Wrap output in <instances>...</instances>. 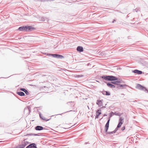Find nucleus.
Wrapping results in <instances>:
<instances>
[{
  "mask_svg": "<svg viewBox=\"0 0 148 148\" xmlns=\"http://www.w3.org/2000/svg\"><path fill=\"white\" fill-rule=\"evenodd\" d=\"M99 77L100 78L108 81H116L118 80L117 77L113 75H103L100 76Z\"/></svg>",
  "mask_w": 148,
  "mask_h": 148,
  "instance_id": "obj_1",
  "label": "nucleus"
},
{
  "mask_svg": "<svg viewBox=\"0 0 148 148\" xmlns=\"http://www.w3.org/2000/svg\"><path fill=\"white\" fill-rule=\"evenodd\" d=\"M36 28H18L16 31L23 32H31L36 30Z\"/></svg>",
  "mask_w": 148,
  "mask_h": 148,
  "instance_id": "obj_2",
  "label": "nucleus"
},
{
  "mask_svg": "<svg viewBox=\"0 0 148 148\" xmlns=\"http://www.w3.org/2000/svg\"><path fill=\"white\" fill-rule=\"evenodd\" d=\"M26 140V139H24L22 141V144L18 146L19 148H24L27 145L29 144V142L28 141H25Z\"/></svg>",
  "mask_w": 148,
  "mask_h": 148,
  "instance_id": "obj_3",
  "label": "nucleus"
},
{
  "mask_svg": "<svg viewBox=\"0 0 148 148\" xmlns=\"http://www.w3.org/2000/svg\"><path fill=\"white\" fill-rule=\"evenodd\" d=\"M110 118H108V120L105 125V129L104 131L105 132H107L109 127V124L110 120Z\"/></svg>",
  "mask_w": 148,
  "mask_h": 148,
  "instance_id": "obj_4",
  "label": "nucleus"
},
{
  "mask_svg": "<svg viewBox=\"0 0 148 148\" xmlns=\"http://www.w3.org/2000/svg\"><path fill=\"white\" fill-rule=\"evenodd\" d=\"M124 119L122 117H120L119 120L118 124L117 125L118 128H120L123 123V120Z\"/></svg>",
  "mask_w": 148,
  "mask_h": 148,
  "instance_id": "obj_5",
  "label": "nucleus"
},
{
  "mask_svg": "<svg viewBox=\"0 0 148 148\" xmlns=\"http://www.w3.org/2000/svg\"><path fill=\"white\" fill-rule=\"evenodd\" d=\"M46 129L45 127L40 125H37L35 127V130L37 131H40Z\"/></svg>",
  "mask_w": 148,
  "mask_h": 148,
  "instance_id": "obj_6",
  "label": "nucleus"
},
{
  "mask_svg": "<svg viewBox=\"0 0 148 148\" xmlns=\"http://www.w3.org/2000/svg\"><path fill=\"white\" fill-rule=\"evenodd\" d=\"M129 87V86L126 84H120L119 86H117V88L119 89H126L127 87Z\"/></svg>",
  "mask_w": 148,
  "mask_h": 148,
  "instance_id": "obj_7",
  "label": "nucleus"
},
{
  "mask_svg": "<svg viewBox=\"0 0 148 148\" xmlns=\"http://www.w3.org/2000/svg\"><path fill=\"white\" fill-rule=\"evenodd\" d=\"M145 87L141 85L138 84H137V85L136 86V88L139 89V90H142L144 91L145 88Z\"/></svg>",
  "mask_w": 148,
  "mask_h": 148,
  "instance_id": "obj_8",
  "label": "nucleus"
},
{
  "mask_svg": "<svg viewBox=\"0 0 148 148\" xmlns=\"http://www.w3.org/2000/svg\"><path fill=\"white\" fill-rule=\"evenodd\" d=\"M101 114V108L98 109L96 112V116L95 117V119L98 118L99 116Z\"/></svg>",
  "mask_w": 148,
  "mask_h": 148,
  "instance_id": "obj_9",
  "label": "nucleus"
},
{
  "mask_svg": "<svg viewBox=\"0 0 148 148\" xmlns=\"http://www.w3.org/2000/svg\"><path fill=\"white\" fill-rule=\"evenodd\" d=\"M53 57L58 59H62L64 58L63 56L58 54H53Z\"/></svg>",
  "mask_w": 148,
  "mask_h": 148,
  "instance_id": "obj_10",
  "label": "nucleus"
},
{
  "mask_svg": "<svg viewBox=\"0 0 148 148\" xmlns=\"http://www.w3.org/2000/svg\"><path fill=\"white\" fill-rule=\"evenodd\" d=\"M24 113H27V114L28 115L31 112V108L30 107L25 108L24 110Z\"/></svg>",
  "mask_w": 148,
  "mask_h": 148,
  "instance_id": "obj_11",
  "label": "nucleus"
},
{
  "mask_svg": "<svg viewBox=\"0 0 148 148\" xmlns=\"http://www.w3.org/2000/svg\"><path fill=\"white\" fill-rule=\"evenodd\" d=\"M132 72L138 75L141 74L143 73V72L142 71L139 70L138 69H135L134 70H132Z\"/></svg>",
  "mask_w": 148,
  "mask_h": 148,
  "instance_id": "obj_12",
  "label": "nucleus"
},
{
  "mask_svg": "<svg viewBox=\"0 0 148 148\" xmlns=\"http://www.w3.org/2000/svg\"><path fill=\"white\" fill-rule=\"evenodd\" d=\"M102 94L106 96H110V95L111 94L110 92L108 91L103 90L101 92Z\"/></svg>",
  "mask_w": 148,
  "mask_h": 148,
  "instance_id": "obj_13",
  "label": "nucleus"
},
{
  "mask_svg": "<svg viewBox=\"0 0 148 148\" xmlns=\"http://www.w3.org/2000/svg\"><path fill=\"white\" fill-rule=\"evenodd\" d=\"M103 101L102 99L101 100H97V101L96 104L98 105L100 107L103 106Z\"/></svg>",
  "mask_w": 148,
  "mask_h": 148,
  "instance_id": "obj_14",
  "label": "nucleus"
},
{
  "mask_svg": "<svg viewBox=\"0 0 148 148\" xmlns=\"http://www.w3.org/2000/svg\"><path fill=\"white\" fill-rule=\"evenodd\" d=\"M111 83L113 84H115L116 86H119V83L121 82V81L120 80H118L116 81H113L111 82Z\"/></svg>",
  "mask_w": 148,
  "mask_h": 148,
  "instance_id": "obj_15",
  "label": "nucleus"
},
{
  "mask_svg": "<svg viewBox=\"0 0 148 148\" xmlns=\"http://www.w3.org/2000/svg\"><path fill=\"white\" fill-rule=\"evenodd\" d=\"M39 116L41 119L46 121H48L51 119V118H50L49 119H46L45 117L42 116V115L40 113H39Z\"/></svg>",
  "mask_w": 148,
  "mask_h": 148,
  "instance_id": "obj_16",
  "label": "nucleus"
},
{
  "mask_svg": "<svg viewBox=\"0 0 148 148\" xmlns=\"http://www.w3.org/2000/svg\"><path fill=\"white\" fill-rule=\"evenodd\" d=\"M77 50L79 52H82L84 51L83 48L82 46H78L77 48Z\"/></svg>",
  "mask_w": 148,
  "mask_h": 148,
  "instance_id": "obj_17",
  "label": "nucleus"
},
{
  "mask_svg": "<svg viewBox=\"0 0 148 148\" xmlns=\"http://www.w3.org/2000/svg\"><path fill=\"white\" fill-rule=\"evenodd\" d=\"M20 90L25 92V94L27 95H28L29 94V93L27 90L25 88H20Z\"/></svg>",
  "mask_w": 148,
  "mask_h": 148,
  "instance_id": "obj_18",
  "label": "nucleus"
},
{
  "mask_svg": "<svg viewBox=\"0 0 148 148\" xmlns=\"http://www.w3.org/2000/svg\"><path fill=\"white\" fill-rule=\"evenodd\" d=\"M105 83H107V86L109 87L110 88H112V86H113V84L111 83V82H105L103 81Z\"/></svg>",
  "mask_w": 148,
  "mask_h": 148,
  "instance_id": "obj_19",
  "label": "nucleus"
},
{
  "mask_svg": "<svg viewBox=\"0 0 148 148\" xmlns=\"http://www.w3.org/2000/svg\"><path fill=\"white\" fill-rule=\"evenodd\" d=\"M16 93L20 96H25V94L24 93L21 91H17Z\"/></svg>",
  "mask_w": 148,
  "mask_h": 148,
  "instance_id": "obj_20",
  "label": "nucleus"
},
{
  "mask_svg": "<svg viewBox=\"0 0 148 148\" xmlns=\"http://www.w3.org/2000/svg\"><path fill=\"white\" fill-rule=\"evenodd\" d=\"M33 134V133H30L29 134H28L26 135H25V136H32V135H34V136H38L39 135L38 134Z\"/></svg>",
  "mask_w": 148,
  "mask_h": 148,
  "instance_id": "obj_21",
  "label": "nucleus"
},
{
  "mask_svg": "<svg viewBox=\"0 0 148 148\" xmlns=\"http://www.w3.org/2000/svg\"><path fill=\"white\" fill-rule=\"evenodd\" d=\"M34 143H32L28 145L25 148H32Z\"/></svg>",
  "mask_w": 148,
  "mask_h": 148,
  "instance_id": "obj_22",
  "label": "nucleus"
},
{
  "mask_svg": "<svg viewBox=\"0 0 148 148\" xmlns=\"http://www.w3.org/2000/svg\"><path fill=\"white\" fill-rule=\"evenodd\" d=\"M112 88L115 90H117L118 89V88H117V86H116L114 85H113V86H112Z\"/></svg>",
  "mask_w": 148,
  "mask_h": 148,
  "instance_id": "obj_23",
  "label": "nucleus"
},
{
  "mask_svg": "<svg viewBox=\"0 0 148 148\" xmlns=\"http://www.w3.org/2000/svg\"><path fill=\"white\" fill-rule=\"evenodd\" d=\"M45 54L47 56H51L53 57V54H51L50 53H45Z\"/></svg>",
  "mask_w": 148,
  "mask_h": 148,
  "instance_id": "obj_24",
  "label": "nucleus"
},
{
  "mask_svg": "<svg viewBox=\"0 0 148 148\" xmlns=\"http://www.w3.org/2000/svg\"><path fill=\"white\" fill-rule=\"evenodd\" d=\"M114 112L111 111L109 113V118H110L113 115H114Z\"/></svg>",
  "mask_w": 148,
  "mask_h": 148,
  "instance_id": "obj_25",
  "label": "nucleus"
},
{
  "mask_svg": "<svg viewBox=\"0 0 148 148\" xmlns=\"http://www.w3.org/2000/svg\"><path fill=\"white\" fill-rule=\"evenodd\" d=\"M84 77V75H77L75 76V77L77 78L82 77Z\"/></svg>",
  "mask_w": 148,
  "mask_h": 148,
  "instance_id": "obj_26",
  "label": "nucleus"
},
{
  "mask_svg": "<svg viewBox=\"0 0 148 148\" xmlns=\"http://www.w3.org/2000/svg\"><path fill=\"white\" fill-rule=\"evenodd\" d=\"M114 115H115L116 116H120L121 115L119 113H116V112H114Z\"/></svg>",
  "mask_w": 148,
  "mask_h": 148,
  "instance_id": "obj_27",
  "label": "nucleus"
},
{
  "mask_svg": "<svg viewBox=\"0 0 148 148\" xmlns=\"http://www.w3.org/2000/svg\"><path fill=\"white\" fill-rule=\"evenodd\" d=\"M19 28H32V27L30 26H23V27H20Z\"/></svg>",
  "mask_w": 148,
  "mask_h": 148,
  "instance_id": "obj_28",
  "label": "nucleus"
},
{
  "mask_svg": "<svg viewBox=\"0 0 148 148\" xmlns=\"http://www.w3.org/2000/svg\"><path fill=\"white\" fill-rule=\"evenodd\" d=\"M144 91L148 93V90L146 87H145Z\"/></svg>",
  "mask_w": 148,
  "mask_h": 148,
  "instance_id": "obj_29",
  "label": "nucleus"
},
{
  "mask_svg": "<svg viewBox=\"0 0 148 148\" xmlns=\"http://www.w3.org/2000/svg\"><path fill=\"white\" fill-rule=\"evenodd\" d=\"M107 132V134H113V131L112 132Z\"/></svg>",
  "mask_w": 148,
  "mask_h": 148,
  "instance_id": "obj_30",
  "label": "nucleus"
},
{
  "mask_svg": "<svg viewBox=\"0 0 148 148\" xmlns=\"http://www.w3.org/2000/svg\"><path fill=\"white\" fill-rule=\"evenodd\" d=\"M125 126H123V127H122V128H121V130L122 131H123L124 130H125Z\"/></svg>",
  "mask_w": 148,
  "mask_h": 148,
  "instance_id": "obj_31",
  "label": "nucleus"
},
{
  "mask_svg": "<svg viewBox=\"0 0 148 148\" xmlns=\"http://www.w3.org/2000/svg\"><path fill=\"white\" fill-rule=\"evenodd\" d=\"M75 111L74 110H70L69 111H67L66 112H64V113H66V112H74Z\"/></svg>",
  "mask_w": 148,
  "mask_h": 148,
  "instance_id": "obj_32",
  "label": "nucleus"
},
{
  "mask_svg": "<svg viewBox=\"0 0 148 148\" xmlns=\"http://www.w3.org/2000/svg\"><path fill=\"white\" fill-rule=\"evenodd\" d=\"M3 127V126L2 125V123H0V127Z\"/></svg>",
  "mask_w": 148,
  "mask_h": 148,
  "instance_id": "obj_33",
  "label": "nucleus"
},
{
  "mask_svg": "<svg viewBox=\"0 0 148 148\" xmlns=\"http://www.w3.org/2000/svg\"><path fill=\"white\" fill-rule=\"evenodd\" d=\"M119 128L117 127H117H116V128L115 129V130H116V131H117L118 130Z\"/></svg>",
  "mask_w": 148,
  "mask_h": 148,
  "instance_id": "obj_34",
  "label": "nucleus"
},
{
  "mask_svg": "<svg viewBox=\"0 0 148 148\" xmlns=\"http://www.w3.org/2000/svg\"><path fill=\"white\" fill-rule=\"evenodd\" d=\"M9 148H19L18 146H16L14 147H10Z\"/></svg>",
  "mask_w": 148,
  "mask_h": 148,
  "instance_id": "obj_35",
  "label": "nucleus"
},
{
  "mask_svg": "<svg viewBox=\"0 0 148 148\" xmlns=\"http://www.w3.org/2000/svg\"><path fill=\"white\" fill-rule=\"evenodd\" d=\"M116 130H114V131H113V133H116Z\"/></svg>",
  "mask_w": 148,
  "mask_h": 148,
  "instance_id": "obj_36",
  "label": "nucleus"
},
{
  "mask_svg": "<svg viewBox=\"0 0 148 148\" xmlns=\"http://www.w3.org/2000/svg\"><path fill=\"white\" fill-rule=\"evenodd\" d=\"M106 107L105 106H102V107H101L100 108L101 109H103L105 108Z\"/></svg>",
  "mask_w": 148,
  "mask_h": 148,
  "instance_id": "obj_37",
  "label": "nucleus"
},
{
  "mask_svg": "<svg viewBox=\"0 0 148 148\" xmlns=\"http://www.w3.org/2000/svg\"><path fill=\"white\" fill-rule=\"evenodd\" d=\"M107 116V115L106 114H104L103 115V116Z\"/></svg>",
  "mask_w": 148,
  "mask_h": 148,
  "instance_id": "obj_38",
  "label": "nucleus"
},
{
  "mask_svg": "<svg viewBox=\"0 0 148 148\" xmlns=\"http://www.w3.org/2000/svg\"><path fill=\"white\" fill-rule=\"evenodd\" d=\"M10 77V76H9V77H7V78H8V77ZM4 78H7V77H4Z\"/></svg>",
  "mask_w": 148,
  "mask_h": 148,
  "instance_id": "obj_39",
  "label": "nucleus"
},
{
  "mask_svg": "<svg viewBox=\"0 0 148 148\" xmlns=\"http://www.w3.org/2000/svg\"><path fill=\"white\" fill-rule=\"evenodd\" d=\"M63 114V113H62V114H60V115H61V114ZM58 114H56V115H58Z\"/></svg>",
  "mask_w": 148,
  "mask_h": 148,
  "instance_id": "obj_40",
  "label": "nucleus"
},
{
  "mask_svg": "<svg viewBox=\"0 0 148 148\" xmlns=\"http://www.w3.org/2000/svg\"><path fill=\"white\" fill-rule=\"evenodd\" d=\"M46 76V75H42V76Z\"/></svg>",
  "mask_w": 148,
  "mask_h": 148,
  "instance_id": "obj_41",
  "label": "nucleus"
},
{
  "mask_svg": "<svg viewBox=\"0 0 148 148\" xmlns=\"http://www.w3.org/2000/svg\"><path fill=\"white\" fill-rule=\"evenodd\" d=\"M44 88H46V86H44Z\"/></svg>",
  "mask_w": 148,
  "mask_h": 148,
  "instance_id": "obj_42",
  "label": "nucleus"
},
{
  "mask_svg": "<svg viewBox=\"0 0 148 148\" xmlns=\"http://www.w3.org/2000/svg\"><path fill=\"white\" fill-rule=\"evenodd\" d=\"M103 118V117L101 118V119H102Z\"/></svg>",
  "mask_w": 148,
  "mask_h": 148,
  "instance_id": "obj_43",
  "label": "nucleus"
}]
</instances>
